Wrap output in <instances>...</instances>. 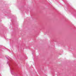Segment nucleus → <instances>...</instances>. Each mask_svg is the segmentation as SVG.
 <instances>
[{
    "label": "nucleus",
    "instance_id": "1",
    "mask_svg": "<svg viewBox=\"0 0 76 76\" xmlns=\"http://www.w3.org/2000/svg\"><path fill=\"white\" fill-rule=\"evenodd\" d=\"M9 62L8 61L7 62V64H8V65H9V66L10 67V70H11V68H10V65H9Z\"/></svg>",
    "mask_w": 76,
    "mask_h": 76
},
{
    "label": "nucleus",
    "instance_id": "2",
    "mask_svg": "<svg viewBox=\"0 0 76 76\" xmlns=\"http://www.w3.org/2000/svg\"><path fill=\"white\" fill-rule=\"evenodd\" d=\"M11 74H12V75H13V74L12 73V72H11Z\"/></svg>",
    "mask_w": 76,
    "mask_h": 76
}]
</instances>
